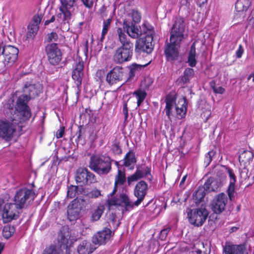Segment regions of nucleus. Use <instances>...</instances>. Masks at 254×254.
<instances>
[{
    "mask_svg": "<svg viewBox=\"0 0 254 254\" xmlns=\"http://www.w3.org/2000/svg\"><path fill=\"white\" fill-rule=\"evenodd\" d=\"M20 209L13 203H7L3 206L1 211V217L4 223L16 219L19 217Z\"/></svg>",
    "mask_w": 254,
    "mask_h": 254,
    "instance_id": "9",
    "label": "nucleus"
},
{
    "mask_svg": "<svg viewBox=\"0 0 254 254\" xmlns=\"http://www.w3.org/2000/svg\"><path fill=\"white\" fill-rule=\"evenodd\" d=\"M212 87L214 92L215 93L223 94L225 91L224 88L221 86H219L218 87L212 86Z\"/></svg>",
    "mask_w": 254,
    "mask_h": 254,
    "instance_id": "54",
    "label": "nucleus"
},
{
    "mask_svg": "<svg viewBox=\"0 0 254 254\" xmlns=\"http://www.w3.org/2000/svg\"><path fill=\"white\" fill-rule=\"evenodd\" d=\"M3 249V246L1 245V244L0 243V254H1V252L2 251Z\"/></svg>",
    "mask_w": 254,
    "mask_h": 254,
    "instance_id": "63",
    "label": "nucleus"
},
{
    "mask_svg": "<svg viewBox=\"0 0 254 254\" xmlns=\"http://www.w3.org/2000/svg\"><path fill=\"white\" fill-rule=\"evenodd\" d=\"M32 25L29 23L27 26V32L25 35L23 37V39L25 41H29L32 37Z\"/></svg>",
    "mask_w": 254,
    "mask_h": 254,
    "instance_id": "46",
    "label": "nucleus"
},
{
    "mask_svg": "<svg viewBox=\"0 0 254 254\" xmlns=\"http://www.w3.org/2000/svg\"><path fill=\"white\" fill-rule=\"evenodd\" d=\"M228 172L230 177V183H233L234 184H235L236 181V176L234 173H233L232 170L229 169L228 170Z\"/></svg>",
    "mask_w": 254,
    "mask_h": 254,
    "instance_id": "50",
    "label": "nucleus"
},
{
    "mask_svg": "<svg viewBox=\"0 0 254 254\" xmlns=\"http://www.w3.org/2000/svg\"><path fill=\"white\" fill-rule=\"evenodd\" d=\"M75 180L77 183L83 185L91 184L95 182V175L85 168H79L76 171Z\"/></svg>",
    "mask_w": 254,
    "mask_h": 254,
    "instance_id": "13",
    "label": "nucleus"
},
{
    "mask_svg": "<svg viewBox=\"0 0 254 254\" xmlns=\"http://www.w3.org/2000/svg\"><path fill=\"white\" fill-rule=\"evenodd\" d=\"M19 124L15 117L12 119L11 122L9 121H0V137L6 140L10 139L13 137L15 130L16 125Z\"/></svg>",
    "mask_w": 254,
    "mask_h": 254,
    "instance_id": "8",
    "label": "nucleus"
},
{
    "mask_svg": "<svg viewBox=\"0 0 254 254\" xmlns=\"http://www.w3.org/2000/svg\"><path fill=\"white\" fill-rule=\"evenodd\" d=\"M78 199H74L68 206L67 217L70 221H74L79 217L81 206L78 204Z\"/></svg>",
    "mask_w": 254,
    "mask_h": 254,
    "instance_id": "21",
    "label": "nucleus"
},
{
    "mask_svg": "<svg viewBox=\"0 0 254 254\" xmlns=\"http://www.w3.org/2000/svg\"><path fill=\"white\" fill-rule=\"evenodd\" d=\"M187 63L190 67H194L196 64V51L195 44L193 43L190 47L189 53Z\"/></svg>",
    "mask_w": 254,
    "mask_h": 254,
    "instance_id": "28",
    "label": "nucleus"
},
{
    "mask_svg": "<svg viewBox=\"0 0 254 254\" xmlns=\"http://www.w3.org/2000/svg\"><path fill=\"white\" fill-rule=\"evenodd\" d=\"M147 190L148 185L145 182L141 181L137 183L134 190V195L137 199L132 202L133 207L134 205L137 206L141 203L147 194Z\"/></svg>",
    "mask_w": 254,
    "mask_h": 254,
    "instance_id": "15",
    "label": "nucleus"
},
{
    "mask_svg": "<svg viewBox=\"0 0 254 254\" xmlns=\"http://www.w3.org/2000/svg\"><path fill=\"white\" fill-rule=\"evenodd\" d=\"M126 177L125 172L118 169V174L115 177V187L112 191L108 195L106 203L109 207H121L123 211L127 210L133 208L132 201L130 200L127 194L125 193H117L118 185H123L126 182Z\"/></svg>",
    "mask_w": 254,
    "mask_h": 254,
    "instance_id": "2",
    "label": "nucleus"
},
{
    "mask_svg": "<svg viewBox=\"0 0 254 254\" xmlns=\"http://www.w3.org/2000/svg\"><path fill=\"white\" fill-rule=\"evenodd\" d=\"M55 16H53L49 20H50V22H53L55 21Z\"/></svg>",
    "mask_w": 254,
    "mask_h": 254,
    "instance_id": "62",
    "label": "nucleus"
},
{
    "mask_svg": "<svg viewBox=\"0 0 254 254\" xmlns=\"http://www.w3.org/2000/svg\"><path fill=\"white\" fill-rule=\"evenodd\" d=\"M147 65H148V64H146L144 65L138 64H132L131 65L130 70V74L131 75L134 74L135 71L140 70L142 68L147 66Z\"/></svg>",
    "mask_w": 254,
    "mask_h": 254,
    "instance_id": "44",
    "label": "nucleus"
},
{
    "mask_svg": "<svg viewBox=\"0 0 254 254\" xmlns=\"http://www.w3.org/2000/svg\"><path fill=\"white\" fill-rule=\"evenodd\" d=\"M137 99V106L139 107L145 99L146 96V93L141 90H137L133 92Z\"/></svg>",
    "mask_w": 254,
    "mask_h": 254,
    "instance_id": "36",
    "label": "nucleus"
},
{
    "mask_svg": "<svg viewBox=\"0 0 254 254\" xmlns=\"http://www.w3.org/2000/svg\"><path fill=\"white\" fill-rule=\"evenodd\" d=\"M112 234L111 230L105 228L103 230L98 232L92 238V242L95 245L105 244L110 239Z\"/></svg>",
    "mask_w": 254,
    "mask_h": 254,
    "instance_id": "17",
    "label": "nucleus"
},
{
    "mask_svg": "<svg viewBox=\"0 0 254 254\" xmlns=\"http://www.w3.org/2000/svg\"><path fill=\"white\" fill-rule=\"evenodd\" d=\"M96 249L90 242L86 241H82L77 248L79 254H90Z\"/></svg>",
    "mask_w": 254,
    "mask_h": 254,
    "instance_id": "25",
    "label": "nucleus"
},
{
    "mask_svg": "<svg viewBox=\"0 0 254 254\" xmlns=\"http://www.w3.org/2000/svg\"><path fill=\"white\" fill-rule=\"evenodd\" d=\"M29 100L28 97L25 95H22L18 98L15 109L17 112V116H18L19 123L29 119L31 116V112L29 107L27 106Z\"/></svg>",
    "mask_w": 254,
    "mask_h": 254,
    "instance_id": "6",
    "label": "nucleus"
},
{
    "mask_svg": "<svg viewBox=\"0 0 254 254\" xmlns=\"http://www.w3.org/2000/svg\"><path fill=\"white\" fill-rule=\"evenodd\" d=\"M58 243L61 248L67 250L71 246L70 234L67 227H63L58 235Z\"/></svg>",
    "mask_w": 254,
    "mask_h": 254,
    "instance_id": "19",
    "label": "nucleus"
},
{
    "mask_svg": "<svg viewBox=\"0 0 254 254\" xmlns=\"http://www.w3.org/2000/svg\"><path fill=\"white\" fill-rule=\"evenodd\" d=\"M208 215V211L205 208L190 209L188 213V217L190 223L197 227L203 225Z\"/></svg>",
    "mask_w": 254,
    "mask_h": 254,
    "instance_id": "7",
    "label": "nucleus"
},
{
    "mask_svg": "<svg viewBox=\"0 0 254 254\" xmlns=\"http://www.w3.org/2000/svg\"><path fill=\"white\" fill-rule=\"evenodd\" d=\"M176 98L177 97L175 93H170L166 96L165 99V102L166 103L165 111L169 120H171L172 112L176 105Z\"/></svg>",
    "mask_w": 254,
    "mask_h": 254,
    "instance_id": "22",
    "label": "nucleus"
},
{
    "mask_svg": "<svg viewBox=\"0 0 254 254\" xmlns=\"http://www.w3.org/2000/svg\"><path fill=\"white\" fill-rule=\"evenodd\" d=\"M104 210V207L103 205H99L94 210L92 214V219L93 221H97L101 217Z\"/></svg>",
    "mask_w": 254,
    "mask_h": 254,
    "instance_id": "35",
    "label": "nucleus"
},
{
    "mask_svg": "<svg viewBox=\"0 0 254 254\" xmlns=\"http://www.w3.org/2000/svg\"><path fill=\"white\" fill-rule=\"evenodd\" d=\"M241 5V3L240 1H238L236 2L235 4V8L237 9L238 11H241V9H239V6Z\"/></svg>",
    "mask_w": 254,
    "mask_h": 254,
    "instance_id": "60",
    "label": "nucleus"
},
{
    "mask_svg": "<svg viewBox=\"0 0 254 254\" xmlns=\"http://www.w3.org/2000/svg\"><path fill=\"white\" fill-rule=\"evenodd\" d=\"M217 182L213 178H209L204 184V189L208 191H214L217 190Z\"/></svg>",
    "mask_w": 254,
    "mask_h": 254,
    "instance_id": "30",
    "label": "nucleus"
},
{
    "mask_svg": "<svg viewBox=\"0 0 254 254\" xmlns=\"http://www.w3.org/2000/svg\"><path fill=\"white\" fill-rule=\"evenodd\" d=\"M235 184L230 183L228 189L227 190L228 194L230 199L232 200L234 195Z\"/></svg>",
    "mask_w": 254,
    "mask_h": 254,
    "instance_id": "45",
    "label": "nucleus"
},
{
    "mask_svg": "<svg viewBox=\"0 0 254 254\" xmlns=\"http://www.w3.org/2000/svg\"><path fill=\"white\" fill-rule=\"evenodd\" d=\"M244 53V49L242 45L239 46L238 50L236 51V55L238 59H240L242 57Z\"/></svg>",
    "mask_w": 254,
    "mask_h": 254,
    "instance_id": "52",
    "label": "nucleus"
},
{
    "mask_svg": "<svg viewBox=\"0 0 254 254\" xmlns=\"http://www.w3.org/2000/svg\"><path fill=\"white\" fill-rule=\"evenodd\" d=\"M48 61L53 65L59 64L62 59V54L57 44L52 43L46 47Z\"/></svg>",
    "mask_w": 254,
    "mask_h": 254,
    "instance_id": "10",
    "label": "nucleus"
},
{
    "mask_svg": "<svg viewBox=\"0 0 254 254\" xmlns=\"http://www.w3.org/2000/svg\"><path fill=\"white\" fill-rule=\"evenodd\" d=\"M82 190V188H79L78 186L70 185L67 189V197L70 198H74L77 195L80 193Z\"/></svg>",
    "mask_w": 254,
    "mask_h": 254,
    "instance_id": "31",
    "label": "nucleus"
},
{
    "mask_svg": "<svg viewBox=\"0 0 254 254\" xmlns=\"http://www.w3.org/2000/svg\"><path fill=\"white\" fill-rule=\"evenodd\" d=\"M123 112L125 115V120H126L128 118V109L127 103L125 102L123 106Z\"/></svg>",
    "mask_w": 254,
    "mask_h": 254,
    "instance_id": "55",
    "label": "nucleus"
},
{
    "mask_svg": "<svg viewBox=\"0 0 254 254\" xmlns=\"http://www.w3.org/2000/svg\"><path fill=\"white\" fill-rule=\"evenodd\" d=\"M132 50L118 48L114 55L113 60L116 63L122 64L130 60Z\"/></svg>",
    "mask_w": 254,
    "mask_h": 254,
    "instance_id": "18",
    "label": "nucleus"
},
{
    "mask_svg": "<svg viewBox=\"0 0 254 254\" xmlns=\"http://www.w3.org/2000/svg\"><path fill=\"white\" fill-rule=\"evenodd\" d=\"M136 160L135 154L133 152L129 151L124 158V165L126 167H129L130 169H133V166Z\"/></svg>",
    "mask_w": 254,
    "mask_h": 254,
    "instance_id": "27",
    "label": "nucleus"
},
{
    "mask_svg": "<svg viewBox=\"0 0 254 254\" xmlns=\"http://www.w3.org/2000/svg\"><path fill=\"white\" fill-rule=\"evenodd\" d=\"M31 193V190L26 189H21L18 191L15 196L14 204L17 206L20 210L23 208L26 200L29 198Z\"/></svg>",
    "mask_w": 254,
    "mask_h": 254,
    "instance_id": "20",
    "label": "nucleus"
},
{
    "mask_svg": "<svg viewBox=\"0 0 254 254\" xmlns=\"http://www.w3.org/2000/svg\"><path fill=\"white\" fill-rule=\"evenodd\" d=\"M83 67L84 64L82 59L77 57L74 60L73 65L72 78L74 80L78 90H79L82 84Z\"/></svg>",
    "mask_w": 254,
    "mask_h": 254,
    "instance_id": "11",
    "label": "nucleus"
},
{
    "mask_svg": "<svg viewBox=\"0 0 254 254\" xmlns=\"http://www.w3.org/2000/svg\"><path fill=\"white\" fill-rule=\"evenodd\" d=\"M235 254H248L246 247L243 245H235Z\"/></svg>",
    "mask_w": 254,
    "mask_h": 254,
    "instance_id": "42",
    "label": "nucleus"
},
{
    "mask_svg": "<svg viewBox=\"0 0 254 254\" xmlns=\"http://www.w3.org/2000/svg\"><path fill=\"white\" fill-rule=\"evenodd\" d=\"M64 133V127H60V128L57 131L56 136L57 138H62Z\"/></svg>",
    "mask_w": 254,
    "mask_h": 254,
    "instance_id": "49",
    "label": "nucleus"
},
{
    "mask_svg": "<svg viewBox=\"0 0 254 254\" xmlns=\"http://www.w3.org/2000/svg\"><path fill=\"white\" fill-rule=\"evenodd\" d=\"M127 32L130 37L136 39L142 35L141 30H139L137 26L131 24L127 27Z\"/></svg>",
    "mask_w": 254,
    "mask_h": 254,
    "instance_id": "26",
    "label": "nucleus"
},
{
    "mask_svg": "<svg viewBox=\"0 0 254 254\" xmlns=\"http://www.w3.org/2000/svg\"><path fill=\"white\" fill-rule=\"evenodd\" d=\"M215 152L213 150L209 151L206 155L204 159V163L206 166H208L212 160V157L215 155Z\"/></svg>",
    "mask_w": 254,
    "mask_h": 254,
    "instance_id": "43",
    "label": "nucleus"
},
{
    "mask_svg": "<svg viewBox=\"0 0 254 254\" xmlns=\"http://www.w3.org/2000/svg\"><path fill=\"white\" fill-rule=\"evenodd\" d=\"M235 245L229 243H226L223 246V253L224 254H235Z\"/></svg>",
    "mask_w": 254,
    "mask_h": 254,
    "instance_id": "37",
    "label": "nucleus"
},
{
    "mask_svg": "<svg viewBox=\"0 0 254 254\" xmlns=\"http://www.w3.org/2000/svg\"><path fill=\"white\" fill-rule=\"evenodd\" d=\"M122 68L116 66L108 73L106 81L110 85L114 84L121 80L122 78Z\"/></svg>",
    "mask_w": 254,
    "mask_h": 254,
    "instance_id": "24",
    "label": "nucleus"
},
{
    "mask_svg": "<svg viewBox=\"0 0 254 254\" xmlns=\"http://www.w3.org/2000/svg\"><path fill=\"white\" fill-rule=\"evenodd\" d=\"M88 196L91 198H97L101 195V192L97 189H94L89 192Z\"/></svg>",
    "mask_w": 254,
    "mask_h": 254,
    "instance_id": "47",
    "label": "nucleus"
},
{
    "mask_svg": "<svg viewBox=\"0 0 254 254\" xmlns=\"http://www.w3.org/2000/svg\"><path fill=\"white\" fill-rule=\"evenodd\" d=\"M50 23H51V22H50V20H46L45 22V25H47L48 24H49Z\"/></svg>",
    "mask_w": 254,
    "mask_h": 254,
    "instance_id": "64",
    "label": "nucleus"
},
{
    "mask_svg": "<svg viewBox=\"0 0 254 254\" xmlns=\"http://www.w3.org/2000/svg\"><path fill=\"white\" fill-rule=\"evenodd\" d=\"M58 34L56 32H51L48 35L49 41H56L58 39Z\"/></svg>",
    "mask_w": 254,
    "mask_h": 254,
    "instance_id": "51",
    "label": "nucleus"
},
{
    "mask_svg": "<svg viewBox=\"0 0 254 254\" xmlns=\"http://www.w3.org/2000/svg\"><path fill=\"white\" fill-rule=\"evenodd\" d=\"M18 53V49L11 45L0 47V64L4 66H11L17 60Z\"/></svg>",
    "mask_w": 254,
    "mask_h": 254,
    "instance_id": "5",
    "label": "nucleus"
},
{
    "mask_svg": "<svg viewBox=\"0 0 254 254\" xmlns=\"http://www.w3.org/2000/svg\"><path fill=\"white\" fill-rule=\"evenodd\" d=\"M90 169L99 174H107L111 169L110 158L99 155H92L89 163Z\"/></svg>",
    "mask_w": 254,
    "mask_h": 254,
    "instance_id": "4",
    "label": "nucleus"
},
{
    "mask_svg": "<svg viewBox=\"0 0 254 254\" xmlns=\"http://www.w3.org/2000/svg\"><path fill=\"white\" fill-rule=\"evenodd\" d=\"M43 254H57V253L55 248L53 247H51L46 248L44 250Z\"/></svg>",
    "mask_w": 254,
    "mask_h": 254,
    "instance_id": "53",
    "label": "nucleus"
},
{
    "mask_svg": "<svg viewBox=\"0 0 254 254\" xmlns=\"http://www.w3.org/2000/svg\"><path fill=\"white\" fill-rule=\"evenodd\" d=\"M43 18L42 13L37 14L33 17V35L36 34L39 30V25L40 24Z\"/></svg>",
    "mask_w": 254,
    "mask_h": 254,
    "instance_id": "34",
    "label": "nucleus"
},
{
    "mask_svg": "<svg viewBox=\"0 0 254 254\" xmlns=\"http://www.w3.org/2000/svg\"><path fill=\"white\" fill-rule=\"evenodd\" d=\"M193 69L191 68H187L184 72V75L181 77L179 83L181 85H184L189 82L190 79L193 77Z\"/></svg>",
    "mask_w": 254,
    "mask_h": 254,
    "instance_id": "29",
    "label": "nucleus"
},
{
    "mask_svg": "<svg viewBox=\"0 0 254 254\" xmlns=\"http://www.w3.org/2000/svg\"><path fill=\"white\" fill-rule=\"evenodd\" d=\"M185 29L184 20L182 18H177L171 29L170 43L166 47L164 51L167 60L173 62L179 58V49L181 42L184 38Z\"/></svg>",
    "mask_w": 254,
    "mask_h": 254,
    "instance_id": "1",
    "label": "nucleus"
},
{
    "mask_svg": "<svg viewBox=\"0 0 254 254\" xmlns=\"http://www.w3.org/2000/svg\"><path fill=\"white\" fill-rule=\"evenodd\" d=\"M152 40V36H146L144 38L137 40L135 46V51L139 53L141 52L151 53L153 49Z\"/></svg>",
    "mask_w": 254,
    "mask_h": 254,
    "instance_id": "14",
    "label": "nucleus"
},
{
    "mask_svg": "<svg viewBox=\"0 0 254 254\" xmlns=\"http://www.w3.org/2000/svg\"><path fill=\"white\" fill-rule=\"evenodd\" d=\"M44 120H45V114H43V116L41 117V122L42 125H41V126L40 127V128L41 129V131L43 129V125L44 124Z\"/></svg>",
    "mask_w": 254,
    "mask_h": 254,
    "instance_id": "58",
    "label": "nucleus"
},
{
    "mask_svg": "<svg viewBox=\"0 0 254 254\" xmlns=\"http://www.w3.org/2000/svg\"><path fill=\"white\" fill-rule=\"evenodd\" d=\"M228 197L224 193L216 195L211 203V210L216 214H220L225 209Z\"/></svg>",
    "mask_w": 254,
    "mask_h": 254,
    "instance_id": "12",
    "label": "nucleus"
},
{
    "mask_svg": "<svg viewBox=\"0 0 254 254\" xmlns=\"http://www.w3.org/2000/svg\"><path fill=\"white\" fill-rule=\"evenodd\" d=\"M78 0H60V4L59 6L61 12L57 15L58 18L63 15V21L64 23H68L71 19L72 13L75 9V6ZM95 0H81L83 5L87 9H91Z\"/></svg>",
    "mask_w": 254,
    "mask_h": 254,
    "instance_id": "3",
    "label": "nucleus"
},
{
    "mask_svg": "<svg viewBox=\"0 0 254 254\" xmlns=\"http://www.w3.org/2000/svg\"><path fill=\"white\" fill-rule=\"evenodd\" d=\"M119 41L121 44L120 48H124L133 51V44L131 43L127 35L125 34V30L122 28L117 29Z\"/></svg>",
    "mask_w": 254,
    "mask_h": 254,
    "instance_id": "23",
    "label": "nucleus"
},
{
    "mask_svg": "<svg viewBox=\"0 0 254 254\" xmlns=\"http://www.w3.org/2000/svg\"><path fill=\"white\" fill-rule=\"evenodd\" d=\"M187 103L185 99H184L183 104L181 107L176 106L175 107L176 111V117L178 119H182L185 118L186 115L187 110Z\"/></svg>",
    "mask_w": 254,
    "mask_h": 254,
    "instance_id": "32",
    "label": "nucleus"
},
{
    "mask_svg": "<svg viewBox=\"0 0 254 254\" xmlns=\"http://www.w3.org/2000/svg\"><path fill=\"white\" fill-rule=\"evenodd\" d=\"M112 22V19L108 18L106 20H104L103 23V29L101 33V35L100 37V42H102L105 39V35L108 33L109 29L110 28L111 24Z\"/></svg>",
    "mask_w": 254,
    "mask_h": 254,
    "instance_id": "33",
    "label": "nucleus"
},
{
    "mask_svg": "<svg viewBox=\"0 0 254 254\" xmlns=\"http://www.w3.org/2000/svg\"><path fill=\"white\" fill-rule=\"evenodd\" d=\"M83 52L85 54V55H87L88 53V41H86L84 44H83Z\"/></svg>",
    "mask_w": 254,
    "mask_h": 254,
    "instance_id": "56",
    "label": "nucleus"
},
{
    "mask_svg": "<svg viewBox=\"0 0 254 254\" xmlns=\"http://www.w3.org/2000/svg\"><path fill=\"white\" fill-rule=\"evenodd\" d=\"M14 232V227L13 226H5L2 230V234L6 239L10 238Z\"/></svg>",
    "mask_w": 254,
    "mask_h": 254,
    "instance_id": "38",
    "label": "nucleus"
},
{
    "mask_svg": "<svg viewBox=\"0 0 254 254\" xmlns=\"http://www.w3.org/2000/svg\"><path fill=\"white\" fill-rule=\"evenodd\" d=\"M141 27L143 33L147 35L146 36H152L153 33V28L149 23L144 22L142 25Z\"/></svg>",
    "mask_w": 254,
    "mask_h": 254,
    "instance_id": "39",
    "label": "nucleus"
},
{
    "mask_svg": "<svg viewBox=\"0 0 254 254\" xmlns=\"http://www.w3.org/2000/svg\"><path fill=\"white\" fill-rule=\"evenodd\" d=\"M171 228L168 227L166 228L162 229L160 232V238L161 240H164L167 237L168 233L170 231Z\"/></svg>",
    "mask_w": 254,
    "mask_h": 254,
    "instance_id": "48",
    "label": "nucleus"
},
{
    "mask_svg": "<svg viewBox=\"0 0 254 254\" xmlns=\"http://www.w3.org/2000/svg\"><path fill=\"white\" fill-rule=\"evenodd\" d=\"M43 91V85L40 82L33 84V95L38 96Z\"/></svg>",
    "mask_w": 254,
    "mask_h": 254,
    "instance_id": "40",
    "label": "nucleus"
},
{
    "mask_svg": "<svg viewBox=\"0 0 254 254\" xmlns=\"http://www.w3.org/2000/svg\"><path fill=\"white\" fill-rule=\"evenodd\" d=\"M187 178V175H186L182 179V180H181V181L180 182V186L181 187H183L184 184L185 182L186 181Z\"/></svg>",
    "mask_w": 254,
    "mask_h": 254,
    "instance_id": "57",
    "label": "nucleus"
},
{
    "mask_svg": "<svg viewBox=\"0 0 254 254\" xmlns=\"http://www.w3.org/2000/svg\"><path fill=\"white\" fill-rule=\"evenodd\" d=\"M150 174L151 169L150 167L142 165L137 166L135 173L127 177V181L128 185H130L132 182H136Z\"/></svg>",
    "mask_w": 254,
    "mask_h": 254,
    "instance_id": "16",
    "label": "nucleus"
},
{
    "mask_svg": "<svg viewBox=\"0 0 254 254\" xmlns=\"http://www.w3.org/2000/svg\"><path fill=\"white\" fill-rule=\"evenodd\" d=\"M131 16L132 20L135 23H138L140 21L141 18V13L137 10H132Z\"/></svg>",
    "mask_w": 254,
    "mask_h": 254,
    "instance_id": "41",
    "label": "nucleus"
},
{
    "mask_svg": "<svg viewBox=\"0 0 254 254\" xmlns=\"http://www.w3.org/2000/svg\"><path fill=\"white\" fill-rule=\"evenodd\" d=\"M4 202L3 200L0 199V214L1 215V211L2 210V208H3L2 205Z\"/></svg>",
    "mask_w": 254,
    "mask_h": 254,
    "instance_id": "61",
    "label": "nucleus"
},
{
    "mask_svg": "<svg viewBox=\"0 0 254 254\" xmlns=\"http://www.w3.org/2000/svg\"><path fill=\"white\" fill-rule=\"evenodd\" d=\"M180 3L181 6L187 5L188 3V0H181Z\"/></svg>",
    "mask_w": 254,
    "mask_h": 254,
    "instance_id": "59",
    "label": "nucleus"
}]
</instances>
